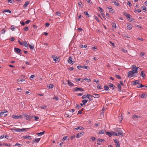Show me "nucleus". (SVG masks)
I'll return each mask as SVG.
<instances>
[{
    "instance_id": "41",
    "label": "nucleus",
    "mask_w": 147,
    "mask_h": 147,
    "mask_svg": "<svg viewBox=\"0 0 147 147\" xmlns=\"http://www.w3.org/2000/svg\"><path fill=\"white\" fill-rule=\"evenodd\" d=\"M84 13L85 15L88 16V17H90V16L89 14L88 13V12L87 11H84Z\"/></svg>"
},
{
    "instance_id": "50",
    "label": "nucleus",
    "mask_w": 147,
    "mask_h": 147,
    "mask_svg": "<svg viewBox=\"0 0 147 147\" xmlns=\"http://www.w3.org/2000/svg\"><path fill=\"white\" fill-rule=\"evenodd\" d=\"M55 14L58 16H60L61 15V13L58 11H57L55 13Z\"/></svg>"
},
{
    "instance_id": "53",
    "label": "nucleus",
    "mask_w": 147,
    "mask_h": 147,
    "mask_svg": "<svg viewBox=\"0 0 147 147\" xmlns=\"http://www.w3.org/2000/svg\"><path fill=\"white\" fill-rule=\"evenodd\" d=\"M127 4L129 5V6L130 7H131L132 5L131 4V2H130V1H127Z\"/></svg>"
},
{
    "instance_id": "54",
    "label": "nucleus",
    "mask_w": 147,
    "mask_h": 147,
    "mask_svg": "<svg viewBox=\"0 0 147 147\" xmlns=\"http://www.w3.org/2000/svg\"><path fill=\"white\" fill-rule=\"evenodd\" d=\"M24 31H27L28 30L29 28H28V27H25L24 28Z\"/></svg>"
},
{
    "instance_id": "56",
    "label": "nucleus",
    "mask_w": 147,
    "mask_h": 147,
    "mask_svg": "<svg viewBox=\"0 0 147 147\" xmlns=\"http://www.w3.org/2000/svg\"><path fill=\"white\" fill-rule=\"evenodd\" d=\"M143 85L142 84H139L137 86V87L138 88H140L141 87H142Z\"/></svg>"
},
{
    "instance_id": "21",
    "label": "nucleus",
    "mask_w": 147,
    "mask_h": 147,
    "mask_svg": "<svg viewBox=\"0 0 147 147\" xmlns=\"http://www.w3.org/2000/svg\"><path fill=\"white\" fill-rule=\"evenodd\" d=\"M40 139H41L40 138H37L36 139H35L34 140H33V143L34 142H36V143H38L40 141Z\"/></svg>"
},
{
    "instance_id": "24",
    "label": "nucleus",
    "mask_w": 147,
    "mask_h": 147,
    "mask_svg": "<svg viewBox=\"0 0 147 147\" xmlns=\"http://www.w3.org/2000/svg\"><path fill=\"white\" fill-rule=\"evenodd\" d=\"M140 116H139L136 115H134L132 116V119H136L137 118H140Z\"/></svg>"
},
{
    "instance_id": "23",
    "label": "nucleus",
    "mask_w": 147,
    "mask_h": 147,
    "mask_svg": "<svg viewBox=\"0 0 147 147\" xmlns=\"http://www.w3.org/2000/svg\"><path fill=\"white\" fill-rule=\"evenodd\" d=\"M112 27H113V29H115L117 28V26L115 23L114 22H113L111 24Z\"/></svg>"
},
{
    "instance_id": "14",
    "label": "nucleus",
    "mask_w": 147,
    "mask_h": 147,
    "mask_svg": "<svg viewBox=\"0 0 147 147\" xmlns=\"http://www.w3.org/2000/svg\"><path fill=\"white\" fill-rule=\"evenodd\" d=\"M14 51L15 52H16L18 53H20L21 52V49L17 48H15Z\"/></svg>"
},
{
    "instance_id": "57",
    "label": "nucleus",
    "mask_w": 147,
    "mask_h": 147,
    "mask_svg": "<svg viewBox=\"0 0 147 147\" xmlns=\"http://www.w3.org/2000/svg\"><path fill=\"white\" fill-rule=\"evenodd\" d=\"M47 106L46 105H44L41 106L40 107L42 109H44L45 108H47Z\"/></svg>"
},
{
    "instance_id": "49",
    "label": "nucleus",
    "mask_w": 147,
    "mask_h": 147,
    "mask_svg": "<svg viewBox=\"0 0 147 147\" xmlns=\"http://www.w3.org/2000/svg\"><path fill=\"white\" fill-rule=\"evenodd\" d=\"M77 67L78 69H80L82 68H83V66L81 65H78Z\"/></svg>"
},
{
    "instance_id": "60",
    "label": "nucleus",
    "mask_w": 147,
    "mask_h": 147,
    "mask_svg": "<svg viewBox=\"0 0 147 147\" xmlns=\"http://www.w3.org/2000/svg\"><path fill=\"white\" fill-rule=\"evenodd\" d=\"M82 79H81L80 78H78V79H77L76 78L75 79V80H76V82H78L79 81H80Z\"/></svg>"
},
{
    "instance_id": "19",
    "label": "nucleus",
    "mask_w": 147,
    "mask_h": 147,
    "mask_svg": "<svg viewBox=\"0 0 147 147\" xmlns=\"http://www.w3.org/2000/svg\"><path fill=\"white\" fill-rule=\"evenodd\" d=\"M123 15L126 17L127 19H128V18H129V17L131 16L130 14L127 13L126 12H125L124 13Z\"/></svg>"
},
{
    "instance_id": "29",
    "label": "nucleus",
    "mask_w": 147,
    "mask_h": 147,
    "mask_svg": "<svg viewBox=\"0 0 147 147\" xmlns=\"http://www.w3.org/2000/svg\"><path fill=\"white\" fill-rule=\"evenodd\" d=\"M23 43L24 44V46H25L26 47H28V44H27V42L26 41H23Z\"/></svg>"
},
{
    "instance_id": "26",
    "label": "nucleus",
    "mask_w": 147,
    "mask_h": 147,
    "mask_svg": "<svg viewBox=\"0 0 147 147\" xmlns=\"http://www.w3.org/2000/svg\"><path fill=\"white\" fill-rule=\"evenodd\" d=\"M108 9L109 13H113V9H112V7L110 6L108 7Z\"/></svg>"
},
{
    "instance_id": "32",
    "label": "nucleus",
    "mask_w": 147,
    "mask_h": 147,
    "mask_svg": "<svg viewBox=\"0 0 147 147\" xmlns=\"http://www.w3.org/2000/svg\"><path fill=\"white\" fill-rule=\"evenodd\" d=\"M105 132V130L104 129H102L99 132V134H104Z\"/></svg>"
},
{
    "instance_id": "55",
    "label": "nucleus",
    "mask_w": 147,
    "mask_h": 147,
    "mask_svg": "<svg viewBox=\"0 0 147 147\" xmlns=\"http://www.w3.org/2000/svg\"><path fill=\"white\" fill-rule=\"evenodd\" d=\"M3 145L6 146H11V145L10 144H9L6 143H3Z\"/></svg>"
},
{
    "instance_id": "8",
    "label": "nucleus",
    "mask_w": 147,
    "mask_h": 147,
    "mask_svg": "<svg viewBox=\"0 0 147 147\" xmlns=\"http://www.w3.org/2000/svg\"><path fill=\"white\" fill-rule=\"evenodd\" d=\"M25 80L22 78H19L17 80L18 83V84H21L22 82Z\"/></svg>"
},
{
    "instance_id": "43",
    "label": "nucleus",
    "mask_w": 147,
    "mask_h": 147,
    "mask_svg": "<svg viewBox=\"0 0 147 147\" xmlns=\"http://www.w3.org/2000/svg\"><path fill=\"white\" fill-rule=\"evenodd\" d=\"M22 144L18 143H17L16 144L14 145V146H18L19 147L21 146H22Z\"/></svg>"
},
{
    "instance_id": "45",
    "label": "nucleus",
    "mask_w": 147,
    "mask_h": 147,
    "mask_svg": "<svg viewBox=\"0 0 147 147\" xmlns=\"http://www.w3.org/2000/svg\"><path fill=\"white\" fill-rule=\"evenodd\" d=\"M142 9L143 10L145 11H147L146 10V8L145 6H143L142 7Z\"/></svg>"
},
{
    "instance_id": "11",
    "label": "nucleus",
    "mask_w": 147,
    "mask_h": 147,
    "mask_svg": "<svg viewBox=\"0 0 147 147\" xmlns=\"http://www.w3.org/2000/svg\"><path fill=\"white\" fill-rule=\"evenodd\" d=\"M111 1L115 5L117 6L119 5V3L118 2L117 0H112Z\"/></svg>"
},
{
    "instance_id": "20",
    "label": "nucleus",
    "mask_w": 147,
    "mask_h": 147,
    "mask_svg": "<svg viewBox=\"0 0 147 147\" xmlns=\"http://www.w3.org/2000/svg\"><path fill=\"white\" fill-rule=\"evenodd\" d=\"M112 131L107 132H106V134L107 135H108L109 137H111L112 136Z\"/></svg>"
},
{
    "instance_id": "59",
    "label": "nucleus",
    "mask_w": 147,
    "mask_h": 147,
    "mask_svg": "<svg viewBox=\"0 0 147 147\" xmlns=\"http://www.w3.org/2000/svg\"><path fill=\"white\" fill-rule=\"evenodd\" d=\"M115 77H116L118 79H120L121 78V77L119 75H116Z\"/></svg>"
},
{
    "instance_id": "40",
    "label": "nucleus",
    "mask_w": 147,
    "mask_h": 147,
    "mask_svg": "<svg viewBox=\"0 0 147 147\" xmlns=\"http://www.w3.org/2000/svg\"><path fill=\"white\" fill-rule=\"evenodd\" d=\"M146 96L147 95L145 94H141V98H145Z\"/></svg>"
},
{
    "instance_id": "3",
    "label": "nucleus",
    "mask_w": 147,
    "mask_h": 147,
    "mask_svg": "<svg viewBox=\"0 0 147 147\" xmlns=\"http://www.w3.org/2000/svg\"><path fill=\"white\" fill-rule=\"evenodd\" d=\"M73 91L74 92H82L84 91V90L82 88L76 87L73 89Z\"/></svg>"
},
{
    "instance_id": "13",
    "label": "nucleus",
    "mask_w": 147,
    "mask_h": 147,
    "mask_svg": "<svg viewBox=\"0 0 147 147\" xmlns=\"http://www.w3.org/2000/svg\"><path fill=\"white\" fill-rule=\"evenodd\" d=\"M134 73H133L131 71H129L128 74V77L131 78L134 76Z\"/></svg>"
},
{
    "instance_id": "47",
    "label": "nucleus",
    "mask_w": 147,
    "mask_h": 147,
    "mask_svg": "<svg viewBox=\"0 0 147 147\" xmlns=\"http://www.w3.org/2000/svg\"><path fill=\"white\" fill-rule=\"evenodd\" d=\"M54 86L53 85V84H50L49 85V88L52 89L53 88Z\"/></svg>"
},
{
    "instance_id": "37",
    "label": "nucleus",
    "mask_w": 147,
    "mask_h": 147,
    "mask_svg": "<svg viewBox=\"0 0 147 147\" xmlns=\"http://www.w3.org/2000/svg\"><path fill=\"white\" fill-rule=\"evenodd\" d=\"M8 12L9 13H11V11L8 9V10L5 9V10H4L3 11H2V12L3 13H5V12Z\"/></svg>"
},
{
    "instance_id": "28",
    "label": "nucleus",
    "mask_w": 147,
    "mask_h": 147,
    "mask_svg": "<svg viewBox=\"0 0 147 147\" xmlns=\"http://www.w3.org/2000/svg\"><path fill=\"white\" fill-rule=\"evenodd\" d=\"M45 133V131H43L40 133H37V135L38 136H40L43 135Z\"/></svg>"
},
{
    "instance_id": "9",
    "label": "nucleus",
    "mask_w": 147,
    "mask_h": 147,
    "mask_svg": "<svg viewBox=\"0 0 147 147\" xmlns=\"http://www.w3.org/2000/svg\"><path fill=\"white\" fill-rule=\"evenodd\" d=\"M88 101V99L83 100L82 101V103H80L81 106H83V105H85Z\"/></svg>"
},
{
    "instance_id": "17",
    "label": "nucleus",
    "mask_w": 147,
    "mask_h": 147,
    "mask_svg": "<svg viewBox=\"0 0 147 147\" xmlns=\"http://www.w3.org/2000/svg\"><path fill=\"white\" fill-rule=\"evenodd\" d=\"M132 25L129 23H127V28L129 30H131L132 28Z\"/></svg>"
},
{
    "instance_id": "30",
    "label": "nucleus",
    "mask_w": 147,
    "mask_h": 147,
    "mask_svg": "<svg viewBox=\"0 0 147 147\" xmlns=\"http://www.w3.org/2000/svg\"><path fill=\"white\" fill-rule=\"evenodd\" d=\"M30 49L31 50H33L34 48V45H30L28 44Z\"/></svg>"
},
{
    "instance_id": "5",
    "label": "nucleus",
    "mask_w": 147,
    "mask_h": 147,
    "mask_svg": "<svg viewBox=\"0 0 147 147\" xmlns=\"http://www.w3.org/2000/svg\"><path fill=\"white\" fill-rule=\"evenodd\" d=\"M12 117L13 118L16 119H21L22 117V116L20 115H12Z\"/></svg>"
},
{
    "instance_id": "38",
    "label": "nucleus",
    "mask_w": 147,
    "mask_h": 147,
    "mask_svg": "<svg viewBox=\"0 0 147 147\" xmlns=\"http://www.w3.org/2000/svg\"><path fill=\"white\" fill-rule=\"evenodd\" d=\"M138 80H136L135 81L133 82V83L134 85H136L138 84Z\"/></svg>"
},
{
    "instance_id": "15",
    "label": "nucleus",
    "mask_w": 147,
    "mask_h": 147,
    "mask_svg": "<svg viewBox=\"0 0 147 147\" xmlns=\"http://www.w3.org/2000/svg\"><path fill=\"white\" fill-rule=\"evenodd\" d=\"M93 96L95 98H98L100 97L99 95L98 94L93 93L92 94Z\"/></svg>"
},
{
    "instance_id": "42",
    "label": "nucleus",
    "mask_w": 147,
    "mask_h": 147,
    "mask_svg": "<svg viewBox=\"0 0 147 147\" xmlns=\"http://www.w3.org/2000/svg\"><path fill=\"white\" fill-rule=\"evenodd\" d=\"M112 136H118V135L117 134V133L116 132H114L113 131H112Z\"/></svg>"
},
{
    "instance_id": "48",
    "label": "nucleus",
    "mask_w": 147,
    "mask_h": 147,
    "mask_svg": "<svg viewBox=\"0 0 147 147\" xmlns=\"http://www.w3.org/2000/svg\"><path fill=\"white\" fill-rule=\"evenodd\" d=\"M53 99H55L56 101H57L59 100L60 99L59 98H58V97L55 96H54Z\"/></svg>"
},
{
    "instance_id": "35",
    "label": "nucleus",
    "mask_w": 147,
    "mask_h": 147,
    "mask_svg": "<svg viewBox=\"0 0 147 147\" xmlns=\"http://www.w3.org/2000/svg\"><path fill=\"white\" fill-rule=\"evenodd\" d=\"M105 141V140H104L99 138H98L97 139V142H104Z\"/></svg>"
},
{
    "instance_id": "52",
    "label": "nucleus",
    "mask_w": 147,
    "mask_h": 147,
    "mask_svg": "<svg viewBox=\"0 0 147 147\" xmlns=\"http://www.w3.org/2000/svg\"><path fill=\"white\" fill-rule=\"evenodd\" d=\"M15 28L13 26H11V29L12 31H14L15 30Z\"/></svg>"
},
{
    "instance_id": "1",
    "label": "nucleus",
    "mask_w": 147,
    "mask_h": 147,
    "mask_svg": "<svg viewBox=\"0 0 147 147\" xmlns=\"http://www.w3.org/2000/svg\"><path fill=\"white\" fill-rule=\"evenodd\" d=\"M115 130L117 133L118 136L121 135L122 137L123 136V133L121 130V128H116Z\"/></svg>"
},
{
    "instance_id": "39",
    "label": "nucleus",
    "mask_w": 147,
    "mask_h": 147,
    "mask_svg": "<svg viewBox=\"0 0 147 147\" xmlns=\"http://www.w3.org/2000/svg\"><path fill=\"white\" fill-rule=\"evenodd\" d=\"M52 57L53 59V60L55 61H56L57 59V57H55L54 55H52Z\"/></svg>"
},
{
    "instance_id": "63",
    "label": "nucleus",
    "mask_w": 147,
    "mask_h": 147,
    "mask_svg": "<svg viewBox=\"0 0 147 147\" xmlns=\"http://www.w3.org/2000/svg\"><path fill=\"white\" fill-rule=\"evenodd\" d=\"M82 3L81 2H79L78 3V5L79 6L81 7L82 5Z\"/></svg>"
},
{
    "instance_id": "25",
    "label": "nucleus",
    "mask_w": 147,
    "mask_h": 147,
    "mask_svg": "<svg viewBox=\"0 0 147 147\" xmlns=\"http://www.w3.org/2000/svg\"><path fill=\"white\" fill-rule=\"evenodd\" d=\"M84 128L82 127H77L76 128H75L74 129L78 130V129H80V130H83L84 129Z\"/></svg>"
},
{
    "instance_id": "2",
    "label": "nucleus",
    "mask_w": 147,
    "mask_h": 147,
    "mask_svg": "<svg viewBox=\"0 0 147 147\" xmlns=\"http://www.w3.org/2000/svg\"><path fill=\"white\" fill-rule=\"evenodd\" d=\"M23 115L24 117H26V119L28 121H30L32 118V116H31L30 115H27L25 113H23Z\"/></svg>"
},
{
    "instance_id": "27",
    "label": "nucleus",
    "mask_w": 147,
    "mask_h": 147,
    "mask_svg": "<svg viewBox=\"0 0 147 147\" xmlns=\"http://www.w3.org/2000/svg\"><path fill=\"white\" fill-rule=\"evenodd\" d=\"M117 88H118V90L119 92H121V86L119 84H117Z\"/></svg>"
},
{
    "instance_id": "62",
    "label": "nucleus",
    "mask_w": 147,
    "mask_h": 147,
    "mask_svg": "<svg viewBox=\"0 0 147 147\" xmlns=\"http://www.w3.org/2000/svg\"><path fill=\"white\" fill-rule=\"evenodd\" d=\"M67 136H64L62 139V140L63 141H64L65 140H66V139H67Z\"/></svg>"
},
{
    "instance_id": "31",
    "label": "nucleus",
    "mask_w": 147,
    "mask_h": 147,
    "mask_svg": "<svg viewBox=\"0 0 147 147\" xmlns=\"http://www.w3.org/2000/svg\"><path fill=\"white\" fill-rule=\"evenodd\" d=\"M140 76L142 77H144L145 76V74L144 73L143 71H142L140 74Z\"/></svg>"
},
{
    "instance_id": "16",
    "label": "nucleus",
    "mask_w": 147,
    "mask_h": 147,
    "mask_svg": "<svg viewBox=\"0 0 147 147\" xmlns=\"http://www.w3.org/2000/svg\"><path fill=\"white\" fill-rule=\"evenodd\" d=\"M30 4V2L28 1H26L25 2L24 5L23 6L24 8H26L28 5Z\"/></svg>"
},
{
    "instance_id": "51",
    "label": "nucleus",
    "mask_w": 147,
    "mask_h": 147,
    "mask_svg": "<svg viewBox=\"0 0 147 147\" xmlns=\"http://www.w3.org/2000/svg\"><path fill=\"white\" fill-rule=\"evenodd\" d=\"M127 20L130 22H132L133 21V19L131 17V16H130L129 18H128V19H127Z\"/></svg>"
},
{
    "instance_id": "10",
    "label": "nucleus",
    "mask_w": 147,
    "mask_h": 147,
    "mask_svg": "<svg viewBox=\"0 0 147 147\" xmlns=\"http://www.w3.org/2000/svg\"><path fill=\"white\" fill-rule=\"evenodd\" d=\"M72 58L71 57H69L68 59L67 60V61L68 63L69 64H73L74 63V62L72 60Z\"/></svg>"
},
{
    "instance_id": "34",
    "label": "nucleus",
    "mask_w": 147,
    "mask_h": 147,
    "mask_svg": "<svg viewBox=\"0 0 147 147\" xmlns=\"http://www.w3.org/2000/svg\"><path fill=\"white\" fill-rule=\"evenodd\" d=\"M5 30L4 29H2L1 31V32H0V34H4L5 32Z\"/></svg>"
},
{
    "instance_id": "33",
    "label": "nucleus",
    "mask_w": 147,
    "mask_h": 147,
    "mask_svg": "<svg viewBox=\"0 0 147 147\" xmlns=\"http://www.w3.org/2000/svg\"><path fill=\"white\" fill-rule=\"evenodd\" d=\"M104 89L106 91H108L109 90V87L107 86H105L104 87Z\"/></svg>"
},
{
    "instance_id": "58",
    "label": "nucleus",
    "mask_w": 147,
    "mask_h": 147,
    "mask_svg": "<svg viewBox=\"0 0 147 147\" xmlns=\"http://www.w3.org/2000/svg\"><path fill=\"white\" fill-rule=\"evenodd\" d=\"M92 96L90 95V96H89V97H88L87 98L89 99V102H90L92 100Z\"/></svg>"
},
{
    "instance_id": "4",
    "label": "nucleus",
    "mask_w": 147,
    "mask_h": 147,
    "mask_svg": "<svg viewBox=\"0 0 147 147\" xmlns=\"http://www.w3.org/2000/svg\"><path fill=\"white\" fill-rule=\"evenodd\" d=\"M13 130L15 132H22L24 131H26V129L25 128H23L22 129L20 128H16V129H14Z\"/></svg>"
},
{
    "instance_id": "46",
    "label": "nucleus",
    "mask_w": 147,
    "mask_h": 147,
    "mask_svg": "<svg viewBox=\"0 0 147 147\" xmlns=\"http://www.w3.org/2000/svg\"><path fill=\"white\" fill-rule=\"evenodd\" d=\"M84 80L85 81H86L87 82H90L91 81V80L90 79H88V78H85Z\"/></svg>"
},
{
    "instance_id": "6",
    "label": "nucleus",
    "mask_w": 147,
    "mask_h": 147,
    "mask_svg": "<svg viewBox=\"0 0 147 147\" xmlns=\"http://www.w3.org/2000/svg\"><path fill=\"white\" fill-rule=\"evenodd\" d=\"M22 138L25 139H28L29 140H31L33 138V137L32 136H23L22 137Z\"/></svg>"
},
{
    "instance_id": "22",
    "label": "nucleus",
    "mask_w": 147,
    "mask_h": 147,
    "mask_svg": "<svg viewBox=\"0 0 147 147\" xmlns=\"http://www.w3.org/2000/svg\"><path fill=\"white\" fill-rule=\"evenodd\" d=\"M67 84L69 86H74V84L71 82L69 80H67Z\"/></svg>"
},
{
    "instance_id": "36",
    "label": "nucleus",
    "mask_w": 147,
    "mask_h": 147,
    "mask_svg": "<svg viewBox=\"0 0 147 147\" xmlns=\"http://www.w3.org/2000/svg\"><path fill=\"white\" fill-rule=\"evenodd\" d=\"M34 117V120L35 121H37V119H39V117L38 116H32V118Z\"/></svg>"
},
{
    "instance_id": "12",
    "label": "nucleus",
    "mask_w": 147,
    "mask_h": 147,
    "mask_svg": "<svg viewBox=\"0 0 147 147\" xmlns=\"http://www.w3.org/2000/svg\"><path fill=\"white\" fill-rule=\"evenodd\" d=\"M138 67H137L136 66L134 65H132V69L134 70L135 72H138Z\"/></svg>"
},
{
    "instance_id": "64",
    "label": "nucleus",
    "mask_w": 147,
    "mask_h": 147,
    "mask_svg": "<svg viewBox=\"0 0 147 147\" xmlns=\"http://www.w3.org/2000/svg\"><path fill=\"white\" fill-rule=\"evenodd\" d=\"M116 147H120V144L119 142L116 144Z\"/></svg>"
},
{
    "instance_id": "7",
    "label": "nucleus",
    "mask_w": 147,
    "mask_h": 147,
    "mask_svg": "<svg viewBox=\"0 0 147 147\" xmlns=\"http://www.w3.org/2000/svg\"><path fill=\"white\" fill-rule=\"evenodd\" d=\"M84 132L82 131L79 133H78L76 136V137L77 138H79L81 137L82 136L84 135Z\"/></svg>"
},
{
    "instance_id": "61",
    "label": "nucleus",
    "mask_w": 147,
    "mask_h": 147,
    "mask_svg": "<svg viewBox=\"0 0 147 147\" xmlns=\"http://www.w3.org/2000/svg\"><path fill=\"white\" fill-rule=\"evenodd\" d=\"M74 68L72 67H69L68 68V69H69V70L70 71L72 70H74Z\"/></svg>"
},
{
    "instance_id": "44",
    "label": "nucleus",
    "mask_w": 147,
    "mask_h": 147,
    "mask_svg": "<svg viewBox=\"0 0 147 147\" xmlns=\"http://www.w3.org/2000/svg\"><path fill=\"white\" fill-rule=\"evenodd\" d=\"M94 18L96 19V21L98 22H99L100 21L98 18L96 16H94Z\"/></svg>"
},
{
    "instance_id": "18",
    "label": "nucleus",
    "mask_w": 147,
    "mask_h": 147,
    "mask_svg": "<svg viewBox=\"0 0 147 147\" xmlns=\"http://www.w3.org/2000/svg\"><path fill=\"white\" fill-rule=\"evenodd\" d=\"M109 86L110 88H111L112 90H114L115 88V86L112 83H109Z\"/></svg>"
}]
</instances>
